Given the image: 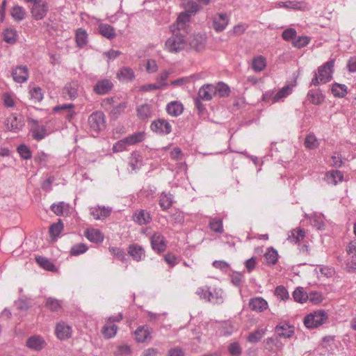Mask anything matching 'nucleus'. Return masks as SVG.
I'll use <instances>...</instances> for the list:
<instances>
[{"label": "nucleus", "mask_w": 356, "mask_h": 356, "mask_svg": "<svg viewBox=\"0 0 356 356\" xmlns=\"http://www.w3.org/2000/svg\"><path fill=\"white\" fill-rule=\"evenodd\" d=\"M171 31L172 34L165 41V49L170 53L176 54L182 51L186 45V31L181 32L174 29H171Z\"/></svg>", "instance_id": "nucleus-1"}, {"label": "nucleus", "mask_w": 356, "mask_h": 356, "mask_svg": "<svg viewBox=\"0 0 356 356\" xmlns=\"http://www.w3.org/2000/svg\"><path fill=\"white\" fill-rule=\"evenodd\" d=\"M334 60H330L318 68V73L314 72V76L311 85L318 86L329 82L332 78Z\"/></svg>", "instance_id": "nucleus-2"}, {"label": "nucleus", "mask_w": 356, "mask_h": 356, "mask_svg": "<svg viewBox=\"0 0 356 356\" xmlns=\"http://www.w3.org/2000/svg\"><path fill=\"white\" fill-rule=\"evenodd\" d=\"M327 318V314L323 310H318L307 315L304 319V324L308 328H314L323 324Z\"/></svg>", "instance_id": "nucleus-3"}, {"label": "nucleus", "mask_w": 356, "mask_h": 356, "mask_svg": "<svg viewBox=\"0 0 356 356\" xmlns=\"http://www.w3.org/2000/svg\"><path fill=\"white\" fill-rule=\"evenodd\" d=\"M104 114L100 111L92 113L88 118V124L92 131L98 133L104 127Z\"/></svg>", "instance_id": "nucleus-4"}, {"label": "nucleus", "mask_w": 356, "mask_h": 356, "mask_svg": "<svg viewBox=\"0 0 356 356\" xmlns=\"http://www.w3.org/2000/svg\"><path fill=\"white\" fill-rule=\"evenodd\" d=\"M48 11V6L45 1L39 0L33 4L31 8V14L36 20L43 19Z\"/></svg>", "instance_id": "nucleus-5"}, {"label": "nucleus", "mask_w": 356, "mask_h": 356, "mask_svg": "<svg viewBox=\"0 0 356 356\" xmlns=\"http://www.w3.org/2000/svg\"><path fill=\"white\" fill-rule=\"evenodd\" d=\"M151 129L157 134L167 135L171 132L172 127L170 123L163 119L154 120L151 124Z\"/></svg>", "instance_id": "nucleus-6"}, {"label": "nucleus", "mask_w": 356, "mask_h": 356, "mask_svg": "<svg viewBox=\"0 0 356 356\" xmlns=\"http://www.w3.org/2000/svg\"><path fill=\"white\" fill-rule=\"evenodd\" d=\"M216 96L215 85L204 84L198 90L197 97L204 102L211 101Z\"/></svg>", "instance_id": "nucleus-7"}, {"label": "nucleus", "mask_w": 356, "mask_h": 356, "mask_svg": "<svg viewBox=\"0 0 356 356\" xmlns=\"http://www.w3.org/2000/svg\"><path fill=\"white\" fill-rule=\"evenodd\" d=\"M248 305L252 311L258 313L264 312L268 307V302L261 297L250 298Z\"/></svg>", "instance_id": "nucleus-8"}, {"label": "nucleus", "mask_w": 356, "mask_h": 356, "mask_svg": "<svg viewBox=\"0 0 356 356\" xmlns=\"http://www.w3.org/2000/svg\"><path fill=\"white\" fill-rule=\"evenodd\" d=\"M5 125L8 130L18 132L22 129L24 124L21 118L18 119L16 115L13 114L6 119Z\"/></svg>", "instance_id": "nucleus-9"}, {"label": "nucleus", "mask_w": 356, "mask_h": 356, "mask_svg": "<svg viewBox=\"0 0 356 356\" xmlns=\"http://www.w3.org/2000/svg\"><path fill=\"white\" fill-rule=\"evenodd\" d=\"M151 245L154 250L161 252L166 248L165 238L159 233H154L150 238Z\"/></svg>", "instance_id": "nucleus-10"}, {"label": "nucleus", "mask_w": 356, "mask_h": 356, "mask_svg": "<svg viewBox=\"0 0 356 356\" xmlns=\"http://www.w3.org/2000/svg\"><path fill=\"white\" fill-rule=\"evenodd\" d=\"M26 345L31 350L39 351L44 348L46 342L42 337L34 335L27 339Z\"/></svg>", "instance_id": "nucleus-11"}, {"label": "nucleus", "mask_w": 356, "mask_h": 356, "mask_svg": "<svg viewBox=\"0 0 356 356\" xmlns=\"http://www.w3.org/2000/svg\"><path fill=\"white\" fill-rule=\"evenodd\" d=\"M55 333L59 339L65 340L71 337L72 327L64 322H60L56 326Z\"/></svg>", "instance_id": "nucleus-12"}, {"label": "nucleus", "mask_w": 356, "mask_h": 356, "mask_svg": "<svg viewBox=\"0 0 356 356\" xmlns=\"http://www.w3.org/2000/svg\"><path fill=\"white\" fill-rule=\"evenodd\" d=\"M127 252L132 259L136 261H142L145 257V252L143 248L136 243L130 245Z\"/></svg>", "instance_id": "nucleus-13"}, {"label": "nucleus", "mask_w": 356, "mask_h": 356, "mask_svg": "<svg viewBox=\"0 0 356 356\" xmlns=\"http://www.w3.org/2000/svg\"><path fill=\"white\" fill-rule=\"evenodd\" d=\"M133 220L140 225H145L152 221V216L148 211L140 209L134 213Z\"/></svg>", "instance_id": "nucleus-14"}, {"label": "nucleus", "mask_w": 356, "mask_h": 356, "mask_svg": "<svg viewBox=\"0 0 356 356\" xmlns=\"http://www.w3.org/2000/svg\"><path fill=\"white\" fill-rule=\"evenodd\" d=\"M213 28L218 32L222 31L228 24V17L226 14L218 13L213 19Z\"/></svg>", "instance_id": "nucleus-15"}, {"label": "nucleus", "mask_w": 356, "mask_h": 356, "mask_svg": "<svg viewBox=\"0 0 356 356\" xmlns=\"http://www.w3.org/2000/svg\"><path fill=\"white\" fill-rule=\"evenodd\" d=\"M13 79L17 83H24L29 78L28 68L26 66H18L12 73Z\"/></svg>", "instance_id": "nucleus-16"}, {"label": "nucleus", "mask_w": 356, "mask_h": 356, "mask_svg": "<svg viewBox=\"0 0 356 356\" xmlns=\"http://www.w3.org/2000/svg\"><path fill=\"white\" fill-rule=\"evenodd\" d=\"M113 83L108 79L99 81L94 87V91L98 95H105L113 88Z\"/></svg>", "instance_id": "nucleus-17"}, {"label": "nucleus", "mask_w": 356, "mask_h": 356, "mask_svg": "<svg viewBox=\"0 0 356 356\" xmlns=\"http://www.w3.org/2000/svg\"><path fill=\"white\" fill-rule=\"evenodd\" d=\"M275 332L280 337L290 338L294 334V330L288 323H280L276 326Z\"/></svg>", "instance_id": "nucleus-18"}, {"label": "nucleus", "mask_w": 356, "mask_h": 356, "mask_svg": "<svg viewBox=\"0 0 356 356\" xmlns=\"http://www.w3.org/2000/svg\"><path fill=\"white\" fill-rule=\"evenodd\" d=\"M79 85L77 81L67 83L63 88V94L67 95L70 99H75L79 95Z\"/></svg>", "instance_id": "nucleus-19"}, {"label": "nucleus", "mask_w": 356, "mask_h": 356, "mask_svg": "<svg viewBox=\"0 0 356 356\" xmlns=\"http://www.w3.org/2000/svg\"><path fill=\"white\" fill-rule=\"evenodd\" d=\"M136 340L139 343L151 339V330L147 325L138 327L134 332Z\"/></svg>", "instance_id": "nucleus-20"}, {"label": "nucleus", "mask_w": 356, "mask_h": 356, "mask_svg": "<svg viewBox=\"0 0 356 356\" xmlns=\"http://www.w3.org/2000/svg\"><path fill=\"white\" fill-rule=\"evenodd\" d=\"M207 302L213 304H221L223 302V291L220 289L209 288V293L207 294Z\"/></svg>", "instance_id": "nucleus-21"}, {"label": "nucleus", "mask_w": 356, "mask_h": 356, "mask_svg": "<svg viewBox=\"0 0 356 356\" xmlns=\"http://www.w3.org/2000/svg\"><path fill=\"white\" fill-rule=\"evenodd\" d=\"M191 14L187 12H183L179 14L177 19L176 24H173L170 26V29H174L175 30H180V31L183 32L185 30V25L187 22H189L191 19Z\"/></svg>", "instance_id": "nucleus-22"}, {"label": "nucleus", "mask_w": 356, "mask_h": 356, "mask_svg": "<svg viewBox=\"0 0 356 356\" xmlns=\"http://www.w3.org/2000/svg\"><path fill=\"white\" fill-rule=\"evenodd\" d=\"M283 344L278 338V336L275 337H269L266 341V348L273 353H277L282 350Z\"/></svg>", "instance_id": "nucleus-23"}, {"label": "nucleus", "mask_w": 356, "mask_h": 356, "mask_svg": "<svg viewBox=\"0 0 356 356\" xmlns=\"http://www.w3.org/2000/svg\"><path fill=\"white\" fill-rule=\"evenodd\" d=\"M86 237L91 242L100 243L104 240V234L97 229H90L85 232Z\"/></svg>", "instance_id": "nucleus-24"}, {"label": "nucleus", "mask_w": 356, "mask_h": 356, "mask_svg": "<svg viewBox=\"0 0 356 356\" xmlns=\"http://www.w3.org/2000/svg\"><path fill=\"white\" fill-rule=\"evenodd\" d=\"M111 209L104 207H95L90 209V213L95 220H99L102 218H106L111 213Z\"/></svg>", "instance_id": "nucleus-25"}, {"label": "nucleus", "mask_w": 356, "mask_h": 356, "mask_svg": "<svg viewBox=\"0 0 356 356\" xmlns=\"http://www.w3.org/2000/svg\"><path fill=\"white\" fill-rule=\"evenodd\" d=\"M99 33L104 38L112 40L116 36L114 28L108 24H100L98 27Z\"/></svg>", "instance_id": "nucleus-26"}, {"label": "nucleus", "mask_w": 356, "mask_h": 356, "mask_svg": "<svg viewBox=\"0 0 356 356\" xmlns=\"http://www.w3.org/2000/svg\"><path fill=\"white\" fill-rule=\"evenodd\" d=\"M308 100L315 105L321 104L325 99V97L318 89L310 90L307 94Z\"/></svg>", "instance_id": "nucleus-27"}, {"label": "nucleus", "mask_w": 356, "mask_h": 356, "mask_svg": "<svg viewBox=\"0 0 356 356\" xmlns=\"http://www.w3.org/2000/svg\"><path fill=\"white\" fill-rule=\"evenodd\" d=\"M206 43V38L201 34L195 35L190 41L191 47L196 51H200L204 49Z\"/></svg>", "instance_id": "nucleus-28"}, {"label": "nucleus", "mask_w": 356, "mask_h": 356, "mask_svg": "<svg viewBox=\"0 0 356 356\" xmlns=\"http://www.w3.org/2000/svg\"><path fill=\"white\" fill-rule=\"evenodd\" d=\"M29 88L31 100L34 103L40 102L43 99L42 89L35 85H29Z\"/></svg>", "instance_id": "nucleus-29"}, {"label": "nucleus", "mask_w": 356, "mask_h": 356, "mask_svg": "<svg viewBox=\"0 0 356 356\" xmlns=\"http://www.w3.org/2000/svg\"><path fill=\"white\" fill-rule=\"evenodd\" d=\"M343 175L341 171L332 170L326 174V180L328 184L336 185L343 181Z\"/></svg>", "instance_id": "nucleus-30"}, {"label": "nucleus", "mask_w": 356, "mask_h": 356, "mask_svg": "<svg viewBox=\"0 0 356 356\" xmlns=\"http://www.w3.org/2000/svg\"><path fill=\"white\" fill-rule=\"evenodd\" d=\"M266 67V59L263 56H257L253 58L252 68L255 72L263 71Z\"/></svg>", "instance_id": "nucleus-31"}, {"label": "nucleus", "mask_w": 356, "mask_h": 356, "mask_svg": "<svg viewBox=\"0 0 356 356\" xmlns=\"http://www.w3.org/2000/svg\"><path fill=\"white\" fill-rule=\"evenodd\" d=\"M173 204V195L170 193H162L159 197V205L166 210L172 207Z\"/></svg>", "instance_id": "nucleus-32"}, {"label": "nucleus", "mask_w": 356, "mask_h": 356, "mask_svg": "<svg viewBox=\"0 0 356 356\" xmlns=\"http://www.w3.org/2000/svg\"><path fill=\"white\" fill-rule=\"evenodd\" d=\"M137 115L141 120H147L152 116V111L149 104H145L137 108Z\"/></svg>", "instance_id": "nucleus-33"}, {"label": "nucleus", "mask_w": 356, "mask_h": 356, "mask_svg": "<svg viewBox=\"0 0 356 356\" xmlns=\"http://www.w3.org/2000/svg\"><path fill=\"white\" fill-rule=\"evenodd\" d=\"M183 106L178 102H171L167 105L166 111L172 116H178L183 112Z\"/></svg>", "instance_id": "nucleus-34"}, {"label": "nucleus", "mask_w": 356, "mask_h": 356, "mask_svg": "<svg viewBox=\"0 0 356 356\" xmlns=\"http://www.w3.org/2000/svg\"><path fill=\"white\" fill-rule=\"evenodd\" d=\"M118 77L120 79L131 81L135 79V73L134 70L129 67H122L118 72Z\"/></svg>", "instance_id": "nucleus-35"}, {"label": "nucleus", "mask_w": 356, "mask_h": 356, "mask_svg": "<svg viewBox=\"0 0 356 356\" xmlns=\"http://www.w3.org/2000/svg\"><path fill=\"white\" fill-rule=\"evenodd\" d=\"M76 42L79 48H83L88 42V33L83 29H78L75 35Z\"/></svg>", "instance_id": "nucleus-36"}, {"label": "nucleus", "mask_w": 356, "mask_h": 356, "mask_svg": "<svg viewBox=\"0 0 356 356\" xmlns=\"http://www.w3.org/2000/svg\"><path fill=\"white\" fill-rule=\"evenodd\" d=\"M118 329V327L116 325L106 323V324L103 326L102 332L105 338L111 339L116 335Z\"/></svg>", "instance_id": "nucleus-37"}, {"label": "nucleus", "mask_w": 356, "mask_h": 356, "mask_svg": "<svg viewBox=\"0 0 356 356\" xmlns=\"http://www.w3.org/2000/svg\"><path fill=\"white\" fill-rule=\"evenodd\" d=\"M305 236V232L301 228H296L291 232L288 236V240L291 242L298 243Z\"/></svg>", "instance_id": "nucleus-38"}, {"label": "nucleus", "mask_w": 356, "mask_h": 356, "mask_svg": "<svg viewBox=\"0 0 356 356\" xmlns=\"http://www.w3.org/2000/svg\"><path fill=\"white\" fill-rule=\"evenodd\" d=\"M145 134L143 131H139L124 138V139L128 145H134L143 141L145 140Z\"/></svg>", "instance_id": "nucleus-39"}, {"label": "nucleus", "mask_w": 356, "mask_h": 356, "mask_svg": "<svg viewBox=\"0 0 356 356\" xmlns=\"http://www.w3.org/2000/svg\"><path fill=\"white\" fill-rule=\"evenodd\" d=\"M280 7H284L287 8H293L294 10H304L306 8L303 1H289L286 2H279Z\"/></svg>", "instance_id": "nucleus-40"}, {"label": "nucleus", "mask_w": 356, "mask_h": 356, "mask_svg": "<svg viewBox=\"0 0 356 356\" xmlns=\"http://www.w3.org/2000/svg\"><path fill=\"white\" fill-rule=\"evenodd\" d=\"M347 86L344 84L335 83L332 86V92L335 97H343L348 92Z\"/></svg>", "instance_id": "nucleus-41"}, {"label": "nucleus", "mask_w": 356, "mask_h": 356, "mask_svg": "<svg viewBox=\"0 0 356 356\" xmlns=\"http://www.w3.org/2000/svg\"><path fill=\"white\" fill-rule=\"evenodd\" d=\"M293 298L296 302L304 303L307 300L308 296L302 287H298L293 292Z\"/></svg>", "instance_id": "nucleus-42"}, {"label": "nucleus", "mask_w": 356, "mask_h": 356, "mask_svg": "<svg viewBox=\"0 0 356 356\" xmlns=\"http://www.w3.org/2000/svg\"><path fill=\"white\" fill-rule=\"evenodd\" d=\"M266 332V329L265 328L258 329L249 334L248 341L250 343H255L261 340V339L265 335Z\"/></svg>", "instance_id": "nucleus-43"}, {"label": "nucleus", "mask_w": 356, "mask_h": 356, "mask_svg": "<svg viewBox=\"0 0 356 356\" xmlns=\"http://www.w3.org/2000/svg\"><path fill=\"white\" fill-rule=\"evenodd\" d=\"M292 88L289 86H285L280 89L274 96L273 103H275L281 100L282 98L287 97L291 93Z\"/></svg>", "instance_id": "nucleus-44"}, {"label": "nucleus", "mask_w": 356, "mask_h": 356, "mask_svg": "<svg viewBox=\"0 0 356 356\" xmlns=\"http://www.w3.org/2000/svg\"><path fill=\"white\" fill-rule=\"evenodd\" d=\"M209 226L210 229L216 233L223 232L222 221L221 219L218 218H211Z\"/></svg>", "instance_id": "nucleus-45"}, {"label": "nucleus", "mask_w": 356, "mask_h": 356, "mask_svg": "<svg viewBox=\"0 0 356 356\" xmlns=\"http://www.w3.org/2000/svg\"><path fill=\"white\" fill-rule=\"evenodd\" d=\"M45 307L52 312H57L61 308V302L50 297L46 299Z\"/></svg>", "instance_id": "nucleus-46"}, {"label": "nucleus", "mask_w": 356, "mask_h": 356, "mask_svg": "<svg viewBox=\"0 0 356 356\" xmlns=\"http://www.w3.org/2000/svg\"><path fill=\"white\" fill-rule=\"evenodd\" d=\"M17 33L12 29H8L3 32V40L8 44H14L17 40Z\"/></svg>", "instance_id": "nucleus-47"}, {"label": "nucleus", "mask_w": 356, "mask_h": 356, "mask_svg": "<svg viewBox=\"0 0 356 356\" xmlns=\"http://www.w3.org/2000/svg\"><path fill=\"white\" fill-rule=\"evenodd\" d=\"M35 260L37 263L45 270L53 271L55 269V266L45 257L40 256L36 257Z\"/></svg>", "instance_id": "nucleus-48"}, {"label": "nucleus", "mask_w": 356, "mask_h": 356, "mask_svg": "<svg viewBox=\"0 0 356 356\" xmlns=\"http://www.w3.org/2000/svg\"><path fill=\"white\" fill-rule=\"evenodd\" d=\"M277 252L273 248L268 250V251L264 254L266 263L270 265H273L277 262Z\"/></svg>", "instance_id": "nucleus-49"}, {"label": "nucleus", "mask_w": 356, "mask_h": 356, "mask_svg": "<svg viewBox=\"0 0 356 356\" xmlns=\"http://www.w3.org/2000/svg\"><path fill=\"white\" fill-rule=\"evenodd\" d=\"M74 108V104H63L57 106L54 108L55 111H59L65 110L67 111L66 118L68 120H70L73 118L74 112L73 111L72 108Z\"/></svg>", "instance_id": "nucleus-50"}, {"label": "nucleus", "mask_w": 356, "mask_h": 356, "mask_svg": "<svg viewBox=\"0 0 356 356\" xmlns=\"http://www.w3.org/2000/svg\"><path fill=\"white\" fill-rule=\"evenodd\" d=\"M215 89L216 95H218L220 97H227L229 94V87L223 83H218L215 86Z\"/></svg>", "instance_id": "nucleus-51"}, {"label": "nucleus", "mask_w": 356, "mask_h": 356, "mask_svg": "<svg viewBox=\"0 0 356 356\" xmlns=\"http://www.w3.org/2000/svg\"><path fill=\"white\" fill-rule=\"evenodd\" d=\"M11 15L15 20L21 21L25 17V10L21 6H14L11 11Z\"/></svg>", "instance_id": "nucleus-52"}, {"label": "nucleus", "mask_w": 356, "mask_h": 356, "mask_svg": "<svg viewBox=\"0 0 356 356\" xmlns=\"http://www.w3.org/2000/svg\"><path fill=\"white\" fill-rule=\"evenodd\" d=\"M310 42V38L307 36H299L297 38H295L292 41V44L295 47L298 49L305 47Z\"/></svg>", "instance_id": "nucleus-53"}, {"label": "nucleus", "mask_w": 356, "mask_h": 356, "mask_svg": "<svg viewBox=\"0 0 356 356\" xmlns=\"http://www.w3.org/2000/svg\"><path fill=\"white\" fill-rule=\"evenodd\" d=\"M166 86H167V83L165 82H162L160 84L149 83V84L141 86L139 88V90L143 91V92H148V91H151V90H161Z\"/></svg>", "instance_id": "nucleus-54"}, {"label": "nucleus", "mask_w": 356, "mask_h": 356, "mask_svg": "<svg viewBox=\"0 0 356 356\" xmlns=\"http://www.w3.org/2000/svg\"><path fill=\"white\" fill-rule=\"evenodd\" d=\"M318 140L314 134H309L306 136L305 145L307 148L311 149H315L318 147Z\"/></svg>", "instance_id": "nucleus-55"}, {"label": "nucleus", "mask_w": 356, "mask_h": 356, "mask_svg": "<svg viewBox=\"0 0 356 356\" xmlns=\"http://www.w3.org/2000/svg\"><path fill=\"white\" fill-rule=\"evenodd\" d=\"M63 229V224L60 220L58 222L52 224L49 227V234L51 236H58Z\"/></svg>", "instance_id": "nucleus-56"}, {"label": "nucleus", "mask_w": 356, "mask_h": 356, "mask_svg": "<svg viewBox=\"0 0 356 356\" xmlns=\"http://www.w3.org/2000/svg\"><path fill=\"white\" fill-rule=\"evenodd\" d=\"M129 165L131 167L132 170H136L139 169L142 165V161L140 158L139 154L136 153H133L130 158Z\"/></svg>", "instance_id": "nucleus-57"}, {"label": "nucleus", "mask_w": 356, "mask_h": 356, "mask_svg": "<svg viewBox=\"0 0 356 356\" xmlns=\"http://www.w3.org/2000/svg\"><path fill=\"white\" fill-rule=\"evenodd\" d=\"M46 131L44 126H39L33 129L32 135L34 139L40 140L45 137Z\"/></svg>", "instance_id": "nucleus-58"}, {"label": "nucleus", "mask_w": 356, "mask_h": 356, "mask_svg": "<svg viewBox=\"0 0 356 356\" xmlns=\"http://www.w3.org/2000/svg\"><path fill=\"white\" fill-rule=\"evenodd\" d=\"M17 152L22 158L26 160L31 159L32 156L29 147L24 144H22L17 147Z\"/></svg>", "instance_id": "nucleus-59"}, {"label": "nucleus", "mask_w": 356, "mask_h": 356, "mask_svg": "<svg viewBox=\"0 0 356 356\" xmlns=\"http://www.w3.org/2000/svg\"><path fill=\"white\" fill-rule=\"evenodd\" d=\"M88 248L85 244L79 243L72 247L70 254L76 256L86 252Z\"/></svg>", "instance_id": "nucleus-60"}, {"label": "nucleus", "mask_w": 356, "mask_h": 356, "mask_svg": "<svg viewBox=\"0 0 356 356\" xmlns=\"http://www.w3.org/2000/svg\"><path fill=\"white\" fill-rule=\"evenodd\" d=\"M275 294L282 300H286L289 298L287 290L283 286H278L276 287Z\"/></svg>", "instance_id": "nucleus-61"}, {"label": "nucleus", "mask_w": 356, "mask_h": 356, "mask_svg": "<svg viewBox=\"0 0 356 356\" xmlns=\"http://www.w3.org/2000/svg\"><path fill=\"white\" fill-rule=\"evenodd\" d=\"M185 12L188 13H196L199 10L200 8L197 3L193 1H188L184 4Z\"/></svg>", "instance_id": "nucleus-62"}, {"label": "nucleus", "mask_w": 356, "mask_h": 356, "mask_svg": "<svg viewBox=\"0 0 356 356\" xmlns=\"http://www.w3.org/2000/svg\"><path fill=\"white\" fill-rule=\"evenodd\" d=\"M228 351L232 356H240L242 353L241 348L237 342L232 343L228 346Z\"/></svg>", "instance_id": "nucleus-63"}, {"label": "nucleus", "mask_w": 356, "mask_h": 356, "mask_svg": "<svg viewBox=\"0 0 356 356\" xmlns=\"http://www.w3.org/2000/svg\"><path fill=\"white\" fill-rule=\"evenodd\" d=\"M131 353V348L129 346L124 344L118 347L115 352L116 356H126Z\"/></svg>", "instance_id": "nucleus-64"}]
</instances>
